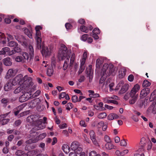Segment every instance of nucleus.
Segmentation results:
<instances>
[{
	"mask_svg": "<svg viewBox=\"0 0 156 156\" xmlns=\"http://www.w3.org/2000/svg\"><path fill=\"white\" fill-rule=\"evenodd\" d=\"M85 67L84 66H81V65H80V68L78 72L79 74H80L82 73Z\"/></svg>",
	"mask_w": 156,
	"mask_h": 156,
	"instance_id": "obj_57",
	"label": "nucleus"
},
{
	"mask_svg": "<svg viewBox=\"0 0 156 156\" xmlns=\"http://www.w3.org/2000/svg\"><path fill=\"white\" fill-rule=\"evenodd\" d=\"M28 50L29 54L30 55H34V50L33 46L31 45H29Z\"/></svg>",
	"mask_w": 156,
	"mask_h": 156,
	"instance_id": "obj_38",
	"label": "nucleus"
},
{
	"mask_svg": "<svg viewBox=\"0 0 156 156\" xmlns=\"http://www.w3.org/2000/svg\"><path fill=\"white\" fill-rule=\"evenodd\" d=\"M65 27L67 30L71 29L72 27V25L69 23H66L65 24Z\"/></svg>",
	"mask_w": 156,
	"mask_h": 156,
	"instance_id": "obj_60",
	"label": "nucleus"
},
{
	"mask_svg": "<svg viewBox=\"0 0 156 156\" xmlns=\"http://www.w3.org/2000/svg\"><path fill=\"white\" fill-rule=\"evenodd\" d=\"M80 30L81 31L86 33H87L88 31L87 28L83 25H82L80 26Z\"/></svg>",
	"mask_w": 156,
	"mask_h": 156,
	"instance_id": "obj_40",
	"label": "nucleus"
},
{
	"mask_svg": "<svg viewBox=\"0 0 156 156\" xmlns=\"http://www.w3.org/2000/svg\"><path fill=\"white\" fill-rule=\"evenodd\" d=\"M140 89V86L139 84H136L134 85L129 93L130 97L131 98H138V94H136V93L139 91Z\"/></svg>",
	"mask_w": 156,
	"mask_h": 156,
	"instance_id": "obj_5",
	"label": "nucleus"
},
{
	"mask_svg": "<svg viewBox=\"0 0 156 156\" xmlns=\"http://www.w3.org/2000/svg\"><path fill=\"white\" fill-rule=\"evenodd\" d=\"M53 73V69L52 67H50L47 71V74L48 76H51Z\"/></svg>",
	"mask_w": 156,
	"mask_h": 156,
	"instance_id": "obj_29",
	"label": "nucleus"
},
{
	"mask_svg": "<svg viewBox=\"0 0 156 156\" xmlns=\"http://www.w3.org/2000/svg\"><path fill=\"white\" fill-rule=\"evenodd\" d=\"M41 91L39 90H37L33 95L34 97H37L41 93Z\"/></svg>",
	"mask_w": 156,
	"mask_h": 156,
	"instance_id": "obj_59",
	"label": "nucleus"
},
{
	"mask_svg": "<svg viewBox=\"0 0 156 156\" xmlns=\"http://www.w3.org/2000/svg\"><path fill=\"white\" fill-rule=\"evenodd\" d=\"M127 143L125 140H121L120 142V145L121 146H126L127 145Z\"/></svg>",
	"mask_w": 156,
	"mask_h": 156,
	"instance_id": "obj_56",
	"label": "nucleus"
},
{
	"mask_svg": "<svg viewBox=\"0 0 156 156\" xmlns=\"http://www.w3.org/2000/svg\"><path fill=\"white\" fill-rule=\"evenodd\" d=\"M96 152L95 151H92L89 153V156H96Z\"/></svg>",
	"mask_w": 156,
	"mask_h": 156,
	"instance_id": "obj_63",
	"label": "nucleus"
},
{
	"mask_svg": "<svg viewBox=\"0 0 156 156\" xmlns=\"http://www.w3.org/2000/svg\"><path fill=\"white\" fill-rule=\"evenodd\" d=\"M150 90L148 88H145L142 89L140 92V97L143 98L146 96L150 92Z\"/></svg>",
	"mask_w": 156,
	"mask_h": 156,
	"instance_id": "obj_7",
	"label": "nucleus"
},
{
	"mask_svg": "<svg viewBox=\"0 0 156 156\" xmlns=\"http://www.w3.org/2000/svg\"><path fill=\"white\" fill-rule=\"evenodd\" d=\"M104 124V122L102 121H101L98 123L96 126V127L98 128H100Z\"/></svg>",
	"mask_w": 156,
	"mask_h": 156,
	"instance_id": "obj_55",
	"label": "nucleus"
},
{
	"mask_svg": "<svg viewBox=\"0 0 156 156\" xmlns=\"http://www.w3.org/2000/svg\"><path fill=\"white\" fill-rule=\"evenodd\" d=\"M37 99H35L32 100L29 103V106L31 108H34L38 104Z\"/></svg>",
	"mask_w": 156,
	"mask_h": 156,
	"instance_id": "obj_17",
	"label": "nucleus"
},
{
	"mask_svg": "<svg viewBox=\"0 0 156 156\" xmlns=\"http://www.w3.org/2000/svg\"><path fill=\"white\" fill-rule=\"evenodd\" d=\"M15 47L14 48V49L16 53H19L21 52V49L20 48L17 47V46Z\"/></svg>",
	"mask_w": 156,
	"mask_h": 156,
	"instance_id": "obj_58",
	"label": "nucleus"
},
{
	"mask_svg": "<svg viewBox=\"0 0 156 156\" xmlns=\"http://www.w3.org/2000/svg\"><path fill=\"white\" fill-rule=\"evenodd\" d=\"M21 122L22 121L21 120H18L15 122L14 124L16 126H18L21 124Z\"/></svg>",
	"mask_w": 156,
	"mask_h": 156,
	"instance_id": "obj_61",
	"label": "nucleus"
},
{
	"mask_svg": "<svg viewBox=\"0 0 156 156\" xmlns=\"http://www.w3.org/2000/svg\"><path fill=\"white\" fill-rule=\"evenodd\" d=\"M36 129L33 128L30 131V134L28 136V138L34 139V136L38 134V133L36 132Z\"/></svg>",
	"mask_w": 156,
	"mask_h": 156,
	"instance_id": "obj_13",
	"label": "nucleus"
},
{
	"mask_svg": "<svg viewBox=\"0 0 156 156\" xmlns=\"http://www.w3.org/2000/svg\"><path fill=\"white\" fill-rule=\"evenodd\" d=\"M1 101L2 103L4 104L5 105H6L9 102V100L7 99L3 98L1 100Z\"/></svg>",
	"mask_w": 156,
	"mask_h": 156,
	"instance_id": "obj_52",
	"label": "nucleus"
},
{
	"mask_svg": "<svg viewBox=\"0 0 156 156\" xmlns=\"http://www.w3.org/2000/svg\"><path fill=\"white\" fill-rule=\"evenodd\" d=\"M105 147L106 149L108 150H111L114 149L115 146L112 144V142L107 143L105 145Z\"/></svg>",
	"mask_w": 156,
	"mask_h": 156,
	"instance_id": "obj_21",
	"label": "nucleus"
},
{
	"mask_svg": "<svg viewBox=\"0 0 156 156\" xmlns=\"http://www.w3.org/2000/svg\"><path fill=\"white\" fill-rule=\"evenodd\" d=\"M30 110H28L27 111L23 112H21L20 114H19L18 116V118H20L23 117L24 116L27 115L29 114L30 113Z\"/></svg>",
	"mask_w": 156,
	"mask_h": 156,
	"instance_id": "obj_34",
	"label": "nucleus"
},
{
	"mask_svg": "<svg viewBox=\"0 0 156 156\" xmlns=\"http://www.w3.org/2000/svg\"><path fill=\"white\" fill-rule=\"evenodd\" d=\"M86 74L87 76L89 77V81L90 82H91L93 78V72L91 69H89L86 70Z\"/></svg>",
	"mask_w": 156,
	"mask_h": 156,
	"instance_id": "obj_16",
	"label": "nucleus"
},
{
	"mask_svg": "<svg viewBox=\"0 0 156 156\" xmlns=\"http://www.w3.org/2000/svg\"><path fill=\"white\" fill-rule=\"evenodd\" d=\"M82 150H83L82 147H80L79 146L76 149V150L74 151L76 153H77L78 154H80L82 152Z\"/></svg>",
	"mask_w": 156,
	"mask_h": 156,
	"instance_id": "obj_48",
	"label": "nucleus"
},
{
	"mask_svg": "<svg viewBox=\"0 0 156 156\" xmlns=\"http://www.w3.org/2000/svg\"><path fill=\"white\" fill-rule=\"evenodd\" d=\"M67 48L65 45H62L61 47V49L59 51L58 56V58L59 60H63L67 56L66 50Z\"/></svg>",
	"mask_w": 156,
	"mask_h": 156,
	"instance_id": "obj_4",
	"label": "nucleus"
},
{
	"mask_svg": "<svg viewBox=\"0 0 156 156\" xmlns=\"http://www.w3.org/2000/svg\"><path fill=\"white\" fill-rule=\"evenodd\" d=\"M146 142V139L144 137H142L140 140V143L141 144L143 145H144L145 144Z\"/></svg>",
	"mask_w": 156,
	"mask_h": 156,
	"instance_id": "obj_62",
	"label": "nucleus"
},
{
	"mask_svg": "<svg viewBox=\"0 0 156 156\" xmlns=\"http://www.w3.org/2000/svg\"><path fill=\"white\" fill-rule=\"evenodd\" d=\"M156 98V90L151 93L150 97V99L151 101L154 100Z\"/></svg>",
	"mask_w": 156,
	"mask_h": 156,
	"instance_id": "obj_32",
	"label": "nucleus"
},
{
	"mask_svg": "<svg viewBox=\"0 0 156 156\" xmlns=\"http://www.w3.org/2000/svg\"><path fill=\"white\" fill-rule=\"evenodd\" d=\"M53 48L52 47H50L49 49L47 47H44L43 48V51L44 53L45 56L49 55L52 50Z\"/></svg>",
	"mask_w": 156,
	"mask_h": 156,
	"instance_id": "obj_12",
	"label": "nucleus"
},
{
	"mask_svg": "<svg viewBox=\"0 0 156 156\" xmlns=\"http://www.w3.org/2000/svg\"><path fill=\"white\" fill-rule=\"evenodd\" d=\"M89 134L93 143L96 145H98V143L96 140L95 134L94 131L91 130Z\"/></svg>",
	"mask_w": 156,
	"mask_h": 156,
	"instance_id": "obj_8",
	"label": "nucleus"
},
{
	"mask_svg": "<svg viewBox=\"0 0 156 156\" xmlns=\"http://www.w3.org/2000/svg\"><path fill=\"white\" fill-rule=\"evenodd\" d=\"M27 95L25 93L23 94L19 98V101L20 102H22L27 101L28 100V98L27 97Z\"/></svg>",
	"mask_w": 156,
	"mask_h": 156,
	"instance_id": "obj_19",
	"label": "nucleus"
},
{
	"mask_svg": "<svg viewBox=\"0 0 156 156\" xmlns=\"http://www.w3.org/2000/svg\"><path fill=\"white\" fill-rule=\"evenodd\" d=\"M22 55L24 57V58L25 59H27V62L30 64H32V61L31 60L32 59V57H30V59L28 61V59L29 58V56L27 52H23L22 54Z\"/></svg>",
	"mask_w": 156,
	"mask_h": 156,
	"instance_id": "obj_23",
	"label": "nucleus"
},
{
	"mask_svg": "<svg viewBox=\"0 0 156 156\" xmlns=\"http://www.w3.org/2000/svg\"><path fill=\"white\" fill-rule=\"evenodd\" d=\"M62 149L63 151L66 154L69 152L70 151V147L66 144H64L62 146Z\"/></svg>",
	"mask_w": 156,
	"mask_h": 156,
	"instance_id": "obj_25",
	"label": "nucleus"
},
{
	"mask_svg": "<svg viewBox=\"0 0 156 156\" xmlns=\"http://www.w3.org/2000/svg\"><path fill=\"white\" fill-rule=\"evenodd\" d=\"M118 98V97L116 96H113L112 97H107L105 98H104L103 100L104 102L106 103H109L110 100V99H116Z\"/></svg>",
	"mask_w": 156,
	"mask_h": 156,
	"instance_id": "obj_22",
	"label": "nucleus"
},
{
	"mask_svg": "<svg viewBox=\"0 0 156 156\" xmlns=\"http://www.w3.org/2000/svg\"><path fill=\"white\" fill-rule=\"evenodd\" d=\"M31 86L25 83L21 84L19 87L14 90V93L15 94H17L20 92H21L22 94L26 93L30 89V86Z\"/></svg>",
	"mask_w": 156,
	"mask_h": 156,
	"instance_id": "obj_3",
	"label": "nucleus"
},
{
	"mask_svg": "<svg viewBox=\"0 0 156 156\" xmlns=\"http://www.w3.org/2000/svg\"><path fill=\"white\" fill-rule=\"evenodd\" d=\"M15 60L16 61L18 62H22L23 59V57L20 56H17L15 59Z\"/></svg>",
	"mask_w": 156,
	"mask_h": 156,
	"instance_id": "obj_43",
	"label": "nucleus"
},
{
	"mask_svg": "<svg viewBox=\"0 0 156 156\" xmlns=\"http://www.w3.org/2000/svg\"><path fill=\"white\" fill-rule=\"evenodd\" d=\"M79 145V143L78 142L74 141L71 144L70 147L74 151L76 150Z\"/></svg>",
	"mask_w": 156,
	"mask_h": 156,
	"instance_id": "obj_20",
	"label": "nucleus"
},
{
	"mask_svg": "<svg viewBox=\"0 0 156 156\" xmlns=\"http://www.w3.org/2000/svg\"><path fill=\"white\" fill-rule=\"evenodd\" d=\"M129 87V85L128 84H125L122 87L121 90L119 91V94H122L124 93L128 90Z\"/></svg>",
	"mask_w": 156,
	"mask_h": 156,
	"instance_id": "obj_14",
	"label": "nucleus"
},
{
	"mask_svg": "<svg viewBox=\"0 0 156 156\" xmlns=\"http://www.w3.org/2000/svg\"><path fill=\"white\" fill-rule=\"evenodd\" d=\"M23 152L21 150H18L16 151L15 154L17 156H20L22 155Z\"/></svg>",
	"mask_w": 156,
	"mask_h": 156,
	"instance_id": "obj_51",
	"label": "nucleus"
},
{
	"mask_svg": "<svg viewBox=\"0 0 156 156\" xmlns=\"http://www.w3.org/2000/svg\"><path fill=\"white\" fill-rule=\"evenodd\" d=\"M115 67L112 64L105 63L102 69L101 74L102 76L100 79L99 83H103L108 76L115 75Z\"/></svg>",
	"mask_w": 156,
	"mask_h": 156,
	"instance_id": "obj_1",
	"label": "nucleus"
},
{
	"mask_svg": "<svg viewBox=\"0 0 156 156\" xmlns=\"http://www.w3.org/2000/svg\"><path fill=\"white\" fill-rule=\"evenodd\" d=\"M18 45L17 43L15 41H11L8 43V46L9 47H15Z\"/></svg>",
	"mask_w": 156,
	"mask_h": 156,
	"instance_id": "obj_39",
	"label": "nucleus"
},
{
	"mask_svg": "<svg viewBox=\"0 0 156 156\" xmlns=\"http://www.w3.org/2000/svg\"><path fill=\"white\" fill-rule=\"evenodd\" d=\"M72 100L73 102H76L78 101L79 99L77 96L76 95H73L72 98Z\"/></svg>",
	"mask_w": 156,
	"mask_h": 156,
	"instance_id": "obj_49",
	"label": "nucleus"
},
{
	"mask_svg": "<svg viewBox=\"0 0 156 156\" xmlns=\"http://www.w3.org/2000/svg\"><path fill=\"white\" fill-rule=\"evenodd\" d=\"M37 142V140H36V138L33 139L30 138V139L28 140L26 142V143L27 144H30L33 143H35Z\"/></svg>",
	"mask_w": 156,
	"mask_h": 156,
	"instance_id": "obj_36",
	"label": "nucleus"
},
{
	"mask_svg": "<svg viewBox=\"0 0 156 156\" xmlns=\"http://www.w3.org/2000/svg\"><path fill=\"white\" fill-rule=\"evenodd\" d=\"M46 134L45 133H43L40 134L37 137H36V139L37 140V141L40 140L44 139L46 136Z\"/></svg>",
	"mask_w": 156,
	"mask_h": 156,
	"instance_id": "obj_33",
	"label": "nucleus"
},
{
	"mask_svg": "<svg viewBox=\"0 0 156 156\" xmlns=\"http://www.w3.org/2000/svg\"><path fill=\"white\" fill-rule=\"evenodd\" d=\"M132 99L130 100L129 101V103L130 104L133 105L135 103L136 101L137 98L133 97L131 98Z\"/></svg>",
	"mask_w": 156,
	"mask_h": 156,
	"instance_id": "obj_44",
	"label": "nucleus"
},
{
	"mask_svg": "<svg viewBox=\"0 0 156 156\" xmlns=\"http://www.w3.org/2000/svg\"><path fill=\"white\" fill-rule=\"evenodd\" d=\"M13 86L14 85L12 83V82L9 81L7 82L4 85V90L5 91H9L12 89Z\"/></svg>",
	"mask_w": 156,
	"mask_h": 156,
	"instance_id": "obj_10",
	"label": "nucleus"
},
{
	"mask_svg": "<svg viewBox=\"0 0 156 156\" xmlns=\"http://www.w3.org/2000/svg\"><path fill=\"white\" fill-rule=\"evenodd\" d=\"M123 84H124V82L123 81L121 80V81H120L119 82V83L118 84V85L116 86V88H115V90H119L121 87H122L123 86Z\"/></svg>",
	"mask_w": 156,
	"mask_h": 156,
	"instance_id": "obj_41",
	"label": "nucleus"
},
{
	"mask_svg": "<svg viewBox=\"0 0 156 156\" xmlns=\"http://www.w3.org/2000/svg\"><path fill=\"white\" fill-rule=\"evenodd\" d=\"M6 34L7 36V39L8 42H9L10 40H12L14 38L11 35L8 34Z\"/></svg>",
	"mask_w": 156,
	"mask_h": 156,
	"instance_id": "obj_54",
	"label": "nucleus"
},
{
	"mask_svg": "<svg viewBox=\"0 0 156 156\" xmlns=\"http://www.w3.org/2000/svg\"><path fill=\"white\" fill-rule=\"evenodd\" d=\"M36 118V116L35 115H31L28 117L27 118V121L29 122H32L34 121Z\"/></svg>",
	"mask_w": 156,
	"mask_h": 156,
	"instance_id": "obj_26",
	"label": "nucleus"
},
{
	"mask_svg": "<svg viewBox=\"0 0 156 156\" xmlns=\"http://www.w3.org/2000/svg\"><path fill=\"white\" fill-rule=\"evenodd\" d=\"M24 33L26 34L30 38L32 39V36L31 32L27 28H25L24 30Z\"/></svg>",
	"mask_w": 156,
	"mask_h": 156,
	"instance_id": "obj_30",
	"label": "nucleus"
},
{
	"mask_svg": "<svg viewBox=\"0 0 156 156\" xmlns=\"http://www.w3.org/2000/svg\"><path fill=\"white\" fill-rule=\"evenodd\" d=\"M75 55L74 53H73L71 56L70 59V63L69 65V67H71L73 66V64L74 63V61L75 59Z\"/></svg>",
	"mask_w": 156,
	"mask_h": 156,
	"instance_id": "obj_28",
	"label": "nucleus"
},
{
	"mask_svg": "<svg viewBox=\"0 0 156 156\" xmlns=\"http://www.w3.org/2000/svg\"><path fill=\"white\" fill-rule=\"evenodd\" d=\"M9 120L8 119H5L4 118H2V120L0 121L2 122V125H4L7 124L9 121Z\"/></svg>",
	"mask_w": 156,
	"mask_h": 156,
	"instance_id": "obj_47",
	"label": "nucleus"
},
{
	"mask_svg": "<svg viewBox=\"0 0 156 156\" xmlns=\"http://www.w3.org/2000/svg\"><path fill=\"white\" fill-rule=\"evenodd\" d=\"M66 109L67 110H69L72 109L73 107V105L71 103L69 102L66 105Z\"/></svg>",
	"mask_w": 156,
	"mask_h": 156,
	"instance_id": "obj_46",
	"label": "nucleus"
},
{
	"mask_svg": "<svg viewBox=\"0 0 156 156\" xmlns=\"http://www.w3.org/2000/svg\"><path fill=\"white\" fill-rule=\"evenodd\" d=\"M41 34L40 31H36V39H39V38H41Z\"/></svg>",
	"mask_w": 156,
	"mask_h": 156,
	"instance_id": "obj_45",
	"label": "nucleus"
},
{
	"mask_svg": "<svg viewBox=\"0 0 156 156\" xmlns=\"http://www.w3.org/2000/svg\"><path fill=\"white\" fill-rule=\"evenodd\" d=\"M70 57H67L65 60L63 66V69L64 70H66L68 66V63Z\"/></svg>",
	"mask_w": 156,
	"mask_h": 156,
	"instance_id": "obj_27",
	"label": "nucleus"
},
{
	"mask_svg": "<svg viewBox=\"0 0 156 156\" xmlns=\"http://www.w3.org/2000/svg\"><path fill=\"white\" fill-rule=\"evenodd\" d=\"M16 73L12 69H9L7 71L5 76V78L9 79L15 76Z\"/></svg>",
	"mask_w": 156,
	"mask_h": 156,
	"instance_id": "obj_9",
	"label": "nucleus"
},
{
	"mask_svg": "<svg viewBox=\"0 0 156 156\" xmlns=\"http://www.w3.org/2000/svg\"><path fill=\"white\" fill-rule=\"evenodd\" d=\"M2 62L4 65L6 66H11L12 64V60L9 57L4 58L2 60Z\"/></svg>",
	"mask_w": 156,
	"mask_h": 156,
	"instance_id": "obj_11",
	"label": "nucleus"
},
{
	"mask_svg": "<svg viewBox=\"0 0 156 156\" xmlns=\"http://www.w3.org/2000/svg\"><path fill=\"white\" fill-rule=\"evenodd\" d=\"M37 41V48L38 49H40L41 48V39H36Z\"/></svg>",
	"mask_w": 156,
	"mask_h": 156,
	"instance_id": "obj_31",
	"label": "nucleus"
},
{
	"mask_svg": "<svg viewBox=\"0 0 156 156\" xmlns=\"http://www.w3.org/2000/svg\"><path fill=\"white\" fill-rule=\"evenodd\" d=\"M134 79V76L133 75H130L128 77V80L130 82L133 81Z\"/></svg>",
	"mask_w": 156,
	"mask_h": 156,
	"instance_id": "obj_64",
	"label": "nucleus"
},
{
	"mask_svg": "<svg viewBox=\"0 0 156 156\" xmlns=\"http://www.w3.org/2000/svg\"><path fill=\"white\" fill-rule=\"evenodd\" d=\"M24 105H22L14 109L13 110V111H14L15 115V116H17L19 113L24 108Z\"/></svg>",
	"mask_w": 156,
	"mask_h": 156,
	"instance_id": "obj_15",
	"label": "nucleus"
},
{
	"mask_svg": "<svg viewBox=\"0 0 156 156\" xmlns=\"http://www.w3.org/2000/svg\"><path fill=\"white\" fill-rule=\"evenodd\" d=\"M119 116L116 114L112 113L109 114L108 116V119L109 120H111L114 119L118 118Z\"/></svg>",
	"mask_w": 156,
	"mask_h": 156,
	"instance_id": "obj_18",
	"label": "nucleus"
},
{
	"mask_svg": "<svg viewBox=\"0 0 156 156\" xmlns=\"http://www.w3.org/2000/svg\"><path fill=\"white\" fill-rule=\"evenodd\" d=\"M88 36V34H84L82 36L81 39L83 41H87Z\"/></svg>",
	"mask_w": 156,
	"mask_h": 156,
	"instance_id": "obj_53",
	"label": "nucleus"
},
{
	"mask_svg": "<svg viewBox=\"0 0 156 156\" xmlns=\"http://www.w3.org/2000/svg\"><path fill=\"white\" fill-rule=\"evenodd\" d=\"M107 116V114L105 112H102L99 113L98 115V117L99 119H102L105 118Z\"/></svg>",
	"mask_w": 156,
	"mask_h": 156,
	"instance_id": "obj_35",
	"label": "nucleus"
},
{
	"mask_svg": "<svg viewBox=\"0 0 156 156\" xmlns=\"http://www.w3.org/2000/svg\"><path fill=\"white\" fill-rule=\"evenodd\" d=\"M42 119H39L36 122L35 126L34 128L38 130L43 129L46 127L45 125L42 124Z\"/></svg>",
	"mask_w": 156,
	"mask_h": 156,
	"instance_id": "obj_6",
	"label": "nucleus"
},
{
	"mask_svg": "<svg viewBox=\"0 0 156 156\" xmlns=\"http://www.w3.org/2000/svg\"><path fill=\"white\" fill-rule=\"evenodd\" d=\"M93 34H99L100 33V30L98 28H95L93 30Z\"/></svg>",
	"mask_w": 156,
	"mask_h": 156,
	"instance_id": "obj_50",
	"label": "nucleus"
},
{
	"mask_svg": "<svg viewBox=\"0 0 156 156\" xmlns=\"http://www.w3.org/2000/svg\"><path fill=\"white\" fill-rule=\"evenodd\" d=\"M151 83L147 80H145L143 82L142 86L144 87H147L149 86Z\"/></svg>",
	"mask_w": 156,
	"mask_h": 156,
	"instance_id": "obj_37",
	"label": "nucleus"
},
{
	"mask_svg": "<svg viewBox=\"0 0 156 156\" xmlns=\"http://www.w3.org/2000/svg\"><path fill=\"white\" fill-rule=\"evenodd\" d=\"M10 48L7 47L2 48L0 51V55H5L6 53L10 51Z\"/></svg>",
	"mask_w": 156,
	"mask_h": 156,
	"instance_id": "obj_24",
	"label": "nucleus"
},
{
	"mask_svg": "<svg viewBox=\"0 0 156 156\" xmlns=\"http://www.w3.org/2000/svg\"><path fill=\"white\" fill-rule=\"evenodd\" d=\"M32 79L29 77L28 75H25L23 77L21 74L17 75L12 80V83L13 85H16L17 84L20 85L23 84H27L29 85H32L33 84L32 81Z\"/></svg>",
	"mask_w": 156,
	"mask_h": 156,
	"instance_id": "obj_2",
	"label": "nucleus"
},
{
	"mask_svg": "<svg viewBox=\"0 0 156 156\" xmlns=\"http://www.w3.org/2000/svg\"><path fill=\"white\" fill-rule=\"evenodd\" d=\"M105 141L107 143L112 142V140L110 137L108 135H105L104 137Z\"/></svg>",
	"mask_w": 156,
	"mask_h": 156,
	"instance_id": "obj_42",
	"label": "nucleus"
}]
</instances>
